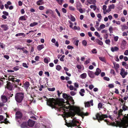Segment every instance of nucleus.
Masks as SVG:
<instances>
[{
    "label": "nucleus",
    "mask_w": 128,
    "mask_h": 128,
    "mask_svg": "<svg viewBox=\"0 0 128 128\" xmlns=\"http://www.w3.org/2000/svg\"><path fill=\"white\" fill-rule=\"evenodd\" d=\"M48 105L57 110L58 111L65 114V117L68 118L71 117L72 118L76 114L82 117L83 116L88 115V113H84L82 112L80 108L76 107L74 109V112H71L69 113H65L66 111H68L70 109V104L69 103H65L63 98H59L56 102L54 99L50 98L47 101Z\"/></svg>",
    "instance_id": "1"
},
{
    "label": "nucleus",
    "mask_w": 128,
    "mask_h": 128,
    "mask_svg": "<svg viewBox=\"0 0 128 128\" xmlns=\"http://www.w3.org/2000/svg\"><path fill=\"white\" fill-rule=\"evenodd\" d=\"M66 125L68 127L76 126L78 127L80 125L79 121L76 118H74L72 120L70 121L69 123H66Z\"/></svg>",
    "instance_id": "2"
},
{
    "label": "nucleus",
    "mask_w": 128,
    "mask_h": 128,
    "mask_svg": "<svg viewBox=\"0 0 128 128\" xmlns=\"http://www.w3.org/2000/svg\"><path fill=\"white\" fill-rule=\"evenodd\" d=\"M24 94L22 92H18L15 95V99L17 102L21 103L24 98Z\"/></svg>",
    "instance_id": "3"
},
{
    "label": "nucleus",
    "mask_w": 128,
    "mask_h": 128,
    "mask_svg": "<svg viewBox=\"0 0 128 128\" xmlns=\"http://www.w3.org/2000/svg\"><path fill=\"white\" fill-rule=\"evenodd\" d=\"M35 128H51L48 122L46 123L44 122L41 124L37 123L35 124Z\"/></svg>",
    "instance_id": "4"
},
{
    "label": "nucleus",
    "mask_w": 128,
    "mask_h": 128,
    "mask_svg": "<svg viewBox=\"0 0 128 128\" xmlns=\"http://www.w3.org/2000/svg\"><path fill=\"white\" fill-rule=\"evenodd\" d=\"M16 120L20 123V122H19L20 120H21V118L22 116V113L19 111H17L16 113Z\"/></svg>",
    "instance_id": "5"
},
{
    "label": "nucleus",
    "mask_w": 128,
    "mask_h": 128,
    "mask_svg": "<svg viewBox=\"0 0 128 128\" xmlns=\"http://www.w3.org/2000/svg\"><path fill=\"white\" fill-rule=\"evenodd\" d=\"M62 97L63 98L66 100H69L72 102H73L74 101L72 96H70V95L67 94L66 93L62 94Z\"/></svg>",
    "instance_id": "6"
},
{
    "label": "nucleus",
    "mask_w": 128,
    "mask_h": 128,
    "mask_svg": "<svg viewBox=\"0 0 128 128\" xmlns=\"http://www.w3.org/2000/svg\"><path fill=\"white\" fill-rule=\"evenodd\" d=\"M120 74L122 78H124L128 74V72L127 71H126L123 68H122L120 69Z\"/></svg>",
    "instance_id": "7"
},
{
    "label": "nucleus",
    "mask_w": 128,
    "mask_h": 128,
    "mask_svg": "<svg viewBox=\"0 0 128 128\" xmlns=\"http://www.w3.org/2000/svg\"><path fill=\"white\" fill-rule=\"evenodd\" d=\"M85 105V107L86 108H88L90 106V104L91 106H92L93 105V100H91L90 102H85L84 103Z\"/></svg>",
    "instance_id": "8"
},
{
    "label": "nucleus",
    "mask_w": 128,
    "mask_h": 128,
    "mask_svg": "<svg viewBox=\"0 0 128 128\" xmlns=\"http://www.w3.org/2000/svg\"><path fill=\"white\" fill-rule=\"evenodd\" d=\"M27 123L28 126L32 127L35 124V122L30 119L28 120Z\"/></svg>",
    "instance_id": "9"
},
{
    "label": "nucleus",
    "mask_w": 128,
    "mask_h": 128,
    "mask_svg": "<svg viewBox=\"0 0 128 128\" xmlns=\"http://www.w3.org/2000/svg\"><path fill=\"white\" fill-rule=\"evenodd\" d=\"M96 119H97L99 122H100V121L103 120V118L102 116L100 114L98 113L96 115Z\"/></svg>",
    "instance_id": "10"
},
{
    "label": "nucleus",
    "mask_w": 128,
    "mask_h": 128,
    "mask_svg": "<svg viewBox=\"0 0 128 128\" xmlns=\"http://www.w3.org/2000/svg\"><path fill=\"white\" fill-rule=\"evenodd\" d=\"M1 100L3 103H5L8 101V98L6 96L2 95L1 96Z\"/></svg>",
    "instance_id": "11"
},
{
    "label": "nucleus",
    "mask_w": 128,
    "mask_h": 128,
    "mask_svg": "<svg viewBox=\"0 0 128 128\" xmlns=\"http://www.w3.org/2000/svg\"><path fill=\"white\" fill-rule=\"evenodd\" d=\"M15 78H14L12 77V76H8V81L11 80L13 82L15 81L18 82L20 81V80L19 79H16L15 80Z\"/></svg>",
    "instance_id": "12"
},
{
    "label": "nucleus",
    "mask_w": 128,
    "mask_h": 128,
    "mask_svg": "<svg viewBox=\"0 0 128 128\" xmlns=\"http://www.w3.org/2000/svg\"><path fill=\"white\" fill-rule=\"evenodd\" d=\"M88 74L89 76L91 78H94V73L93 72L88 70Z\"/></svg>",
    "instance_id": "13"
},
{
    "label": "nucleus",
    "mask_w": 128,
    "mask_h": 128,
    "mask_svg": "<svg viewBox=\"0 0 128 128\" xmlns=\"http://www.w3.org/2000/svg\"><path fill=\"white\" fill-rule=\"evenodd\" d=\"M20 127L21 128H28L27 122H23L20 125Z\"/></svg>",
    "instance_id": "14"
},
{
    "label": "nucleus",
    "mask_w": 128,
    "mask_h": 128,
    "mask_svg": "<svg viewBox=\"0 0 128 128\" xmlns=\"http://www.w3.org/2000/svg\"><path fill=\"white\" fill-rule=\"evenodd\" d=\"M28 18V16H27L24 15L23 16H20L19 18V20L22 21H25Z\"/></svg>",
    "instance_id": "15"
},
{
    "label": "nucleus",
    "mask_w": 128,
    "mask_h": 128,
    "mask_svg": "<svg viewBox=\"0 0 128 128\" xmlns=\"http://www.w3.org/2000/svg\"><path fill=\"white\" fill-rule=\"evenodd\" d=\"M68 17L69 19L72 22H74L76 20V18L72 14H70L68 15Z\"/></svg>",
    "instance_id": "16"
},
{
    "label": "nucleus",
    "mask_w": 128,
    "mask_h": 128,
    "mask_svg": "<svg viewBox=\"0 0 128 128\" xmlns=\"http://www.w3.org/2000/svg\"><path fill=\"white\" fill-rule=\"evenodd\" d=\"M101 72V70L99 68H97L96 69V71L94 73L96 75L98 76Z\"/></svg>",
    "instance_id": "17"
},
{
    "label": "nucleus",
    "mask_w": 128,
    "mask_h": 128,
    "mask_svg": "<svg viewBox=\"0 0 128 128\" xmlns=\"http://www.w3.org/2000/svg\"><path fill=\"white\" fill-rule=\"evenodd\" d=\"M119 50V48L117 46L112 47L111 48V50L112 52H116Z\"/></svg>",
    "instance_id": "18"
},
{
    "label": "nucleus",
    "mask_w": 128,
    "mask_h": 128,
    "mask_svg": "<svg viewBox=\"0 0 128 128\" xmlns=\"http://www.w3.org/2000/svg\"><path fill=\"white\" fill-rule=\"evenodd\" d=\"M114 68L115 69L116 71L118 72V69L120 67V66L118 64H116L115 63H113Z\"/></svg>",
    "instance_id": "19"
},
{
    "label": "nucleus",
    "mask_w": 128,
    "mask_h": 128,
    "mask_svg": "<svg viewBox=\"0 0 128 128\" xmlns=\"http://www.w3.org/2000/svg\"><path fill=\"white\" fill-rule=\"evenodd\" d=\"M30 86V83L28 82H26L24 84V88L26 90L28 89Z\"/></svg>",
    "instance_id": "20"
},
{
    "label": "nucleus",
    "mask_w": 128,
    "mask_h": 128,
    "mask_svg": "<svg viewBox=\"0 0 128 128\" xmlns=\"http://www.w3.org/2000/svg\"><path fill=\"white\" fill-rule=\"evenodd\" d=\"M50 58L48 57H46L44 59V62L46 64H48L49 62L50 61Z\"/></svg>",
    "instance_id": "21"
},
{
    "label": "nucleus",
    "mask_w": 128,
    "mask_h": 128,
    "mask_svg": "<svg viewBox=\"0 0 128 128\" xmlns=\"http://www.w3.org/2000/svg\"><path fill=\"white\" fill-rule=\"evenodd\" d=\"M95 41L96 43H97L98 44L102 46L103 45V43L100 40L98 39H96L95 40Z\"/></svg>",
    "instance_id": "22"
},
{
    "label": "nucleus",
    "mask_w": 128,
    "mask_h": 128,
    "mask_svg": "<svg viewBox=\"0 0 128 128\" xmlns=\"http://www.w3.org/2000/svg\"><path fill=\"white\" fill-rule=\"evenodd\" d=\"M44 48V46L43 44L39 45L37 47V49L38 50H40Z\"/></svg>",
    "instance_id": "23"
},
{
    "label": "nucleus",
    "mask_w": 128,
    "mask_h": 128,
    "mask_svg": "<svg viewBox=\"0 0 128 128\" xmlns=\"http://www.w3.org/2000/svg\"><path fill=\"white\" fill-rule=\"evenodd\" d=\"M1 27L4 30H7L8 29V26L7 25H1Z\"/></svg>",
    "instance_id": "24"
},
{
    "label": "nucleus",
    "mask_w": 128,
    "mask_h": 128,
    "mask_svg": "<svg viewBox=\"0 0 128 128\" xmlns=\"http://www.w3.org/2000/svg\"><path fill=\"white\" fill-rule=\"evenodd\" d=\"M98 58L102 62L105 63H106V61L105 57H98Z\"/></svg>",
    "instance_id": "25"
},
{
    "label": "nucleus",
    "mask_w": 128,
    "mask_h": 128,
    "mask_svg": "<svg viewBox=\"0 0 128 128\" xmlns=\"http://www.w3.org/2000/svg\"><path fill=\"white\" fill-rule=\"evenodd\" d=\"M44 4V1L43 0H39L36 2V4L38 6Z\"/></svg>",
    "instance_id": "26"
},
{
    "label": "nucleus",
    "mask_w": 128,
    "mask_h": 128,
    "mask_svg": "<svg viewBox=\"0 0 128 128\" xmlns=\"http://www.w3.org/2000/svg\"><path fill=\"white\" fill-rule=\"evenodd\" d=\"M86 74L85 73H84L80 75V77L82 79H84L85 78H86Z\"/></svg>",
    "instance_id": "27"
},
{
    "label": "nucleus",
    "mask_w": 128,
    "mask_h": 128,
    "mask_svg": "<svg viewBox=\"0 0 128 128\" xmlns=\"http://www.w3.org/2000/svg\"><path fill=\"white\" fill-rule=\"evenodd\" d=\"M105 26L104 24H102L100 25V27L98 28V30L100 31L102 29H104L105 28Z\"/></svg>",
    "instance_id": "28"
},
{
    "label": "nucleus",
    "mask_w": 128,
    "mask_h": 128,
    "mask_svg": "<svg viewBox=\"0 0 128 128\" xmlns=\"http://www.w3.org/2000/svg\"><path fill=\"white\" fill-rule=\"evenodd\" d=\"M87 2L90 4H95V0H87Z\"/></svg>",
    "instance_id": "29"
},
{
    "label": "nucleus",
    "mask_w": 128,
    "mask_h": 128,
    "mask_svg": "<svg viewBox=\"0 0 128 128\" xmlns=\"http://www.w3.org/2000/svg\"><path fill=\"white\" fill-rule=\"evenodd\" d=\"M122 108L123 110V111H124L126 110L128 111V107L125 104L123 105L122 107Z\"/></svg>",
    "instance_id": "30"
},
{
    "label": "nucleus",
    "mask_w": 128,
    "mask_h": 128,
    "mask_svg": "<svg viewBox=\"0 0 128 128\" xmlns=\"http://www.w3.org/2000/svg\"><path fill=\"white\" fill-rule=\"evenodd\" d=\"M84 93H85V90L83 89H81L79 92V93L80 95L82 96H83L84 95Z\"/></svg>",
    "instance_id": "31"
},
{
    "label": "nucleus",
    "mask_w": 128,
    "mask_h": 128,
    "mask_svg": "<svg viewBox=\"0 0 128 128\" xmlns=\"http://www.w3.org/2000/svg\"><path fill=\"white\" fill-rule=\"evenodd\" d=\"M21 36H23L25 37L26 36V35L24 33H18L15 35V36L16 37Z\"/></svg>",
    "instance_id": "32"
},
{
    "label": "nucleus",
    "mask_w": 128,
    "mask_h": 128,
    "mask_svg": "<svg viewBox=\"0 0 128 128\" xmlns=\"http://www.w3.org/2000/svg\"><path fill=\"white\" fill-rule=\"evenodd\" d=\"M126 45V42L124 41V42H122L121 44V48L122 49H124Z\"/></svg>",
    "instance_id": "33"
},
{
    "label": "nucleus",
    "mask_w": 128,
    "mask_h": 128,
    "mask_svg": "<svg viewBox=\"0 0 128 128\" xmlns=\"http://www.w3.org/2000/svg\"><path fill=\"white\" fill-rule=\"evenodd\" d=\"M38 24V23L36 22H34L32 23H31L30 25V27H34L36 25Z\"/></svg>",
    "instance_id": "34"
},
{
    "label": "nucleus",
    "mask_w": 128,
    "mask_h": 128,
    "mask_svg": "<svg viewBox=\"0 0 128 128\" xmlns=\"http://www.w3.org/2000/svg\"><path fill=\"white\" fill-rule=\"evenodd\" d=\"M94 5H91L90 6V8L91 9L93 8V10L94 11L95 10L96 8V6L95 5V4Z\"/></svg>",
    "instance_id": "35"
},
{
    "label": "nucleus",
    "mask_w": 128,
    "mask_h": 128,
    "mask_svg": "<svg viewBox=\"0 0 128 128\" xmlns=\"http://www.w3.org/2000/svg\"><path fill=\"white\" fill-rule=\"evenodd\" d=\"M82 5L80 3L78 2L76 4V8L77 10H78L82 8Z\"/></svg>",
    "instance_id": "36"
},
{
    "label": "nucleus",
    "mask_w": 128,
    "mask_h": 128,
    "mask_svg": "<svg viewBox=\"0 0 128 128\" xmlns=\"http://www.w3.org/2000/svg\"><path fill=\"white\" fill-rule=\"evenodd\" d=\"M92 52L93 54L97 53V50L96 48H94L92 50Z\"/></svg>",
    "instance_id": "37"
},
{
    "label": "nucleus",
    "mask_w": 128,
    "mask_h": 128,
    "mask_svg": "<svg viewBox=\"0 0 128 128\" xmlns=\"http://www.w3.org/2000/svg\"><path fill=\"white\" fill-rule=\"evenodd\" d=\"M56 1L60 5L62 4V2L64 1L63 0H56Z\"/></svg>",
    "instance_id": "38"
},
{
    "label": "nucleus",
    "mask_w": 128,
    "mask_h": 128,
    "mask_svg": "<svg viewBox=\"0 0 128 128\" xmlns=\"http://www.w3.org/2000/svg\"><path fill=\"white\" fill-rule=\"evenodd\" d=\"M102 104L101 102H100L98 104V107L99 109L101 108H102Z\"/></svg>",
    "instance_id": "39"
},
{
    "label": "nucleus",
    "mask_w": 128,
    "mask_h": 128,
    "mask_svg": "<svg viewBox=\"0 0 128 128\" xmlns=\"http://www.w3.org/2000/svg\"><path fill=\"white\" fill-rule=\"evenodd\" d=\"M75 30H80V28L79 26L77 27L76 26H74L72 29Z\"/></svg>",
    "instance_id": "40"
},
{
    "label": "nucleus",
    "mask_w": 128,
    "mask_h": 128,
    "mask_svg": "<svg viewBox=\"0 0 128 128\" xmlns=\"http://www.w3.org/2000/svg\"><path fill=\"white\" fill-rule=\"evenodd\" d=\"M96 25L95 26V27L96 28L97 30L98 28V26L99 25V22L97 21H96Z\"/></svg>",
    "instance_id": "41"
},
{
    "label": "nucleus",
    "mask_w": 128,
    "mask_h": 128,
    "mask_svg": "<svg viewBox=\"0 0 128 128\" xmlns=\"http://www.w3.org/2000/svg\"><path fill=\"white\" fill-rule=\"evenodd\" d=\"M82 44L85 46H86L87 42L86 40H83L82 42Z\"/></svg>",
    "instance_id": "42"
},
{
    "label": "nucleus",
    "mask_w": 128,
    "mask_h": 128,
    "mask_svg": "<svg viewBox=\"0 0 128 128\" xmlns=\"http://www.w3.org/2000/svg\"><path fill=\"white\" fill-rule=\"evenodd\" d=\"M48 89L50 91H54L55 90V88H48Z\"/></svg>",
    "instance_id": "43"
},
{
    "label": "nucleus",
    "mask_w": 128,
    "mask_h": 128,
    "mask_svg": "<svg viewBox=\"0 0 128 128\" xmlns=\"http://www.w3.org/2000/svg\"><path fill=\"white\" fill-rule=\"evenodd\" d=\"M108 7L110 9H114V4H112L109 6Z\"/></svg>",
    "instance_id": "44"
},
{
    "label": "nucleus",
    "mask_w": 128,
    "mask_h": 128,
    "mask_svg": "<svg viewBox=\"0 0 128 128\" xmlns=\"http://www.w3.org/2000/svg\"><path fill=\"white\" fill-rule=\"evenodd\" d=\"M69 8L70 10L72 11H74L75 10V8L72 6H69Z\"/></svg>",
    "instance_id": "45"
},
{
    "label": "nucleus",
    "mask_w": 128,
    "mask_h": 128,
    "mask_svg": "<svg viewBox=\"0 0 128 128\" xmlns=\"http://www.w3.org/2000/svg\"><path fill=\"white\" fill-rule=\"evenodd\" d=\"M110 41L109 39L106 40L105 41V42L108 44H110Z\"/></svg>",
    "instance_id": "46"
},
{
    "label": "nucleus",
    "mask_w": 128,
    "mask_h": 128,
    "mask_svg": "<svg viewBox=\"0 0 128 128\" xmlns=\"http://www.w3.org/2000/svg\"><path fill=\"white\" fill-rule=\"evenodd\" d=\"M107 32H108V30H105V29H104V30H102L101 31V32L102 34L105 33V34H106L107 33H108Z\"/></svg>",
    "instance_id": "47"
},
{
    "label": "nucleus",
    "mask_w": 128,
    "mask_h": 128,
    "mask_svg": "<svg viewBox=\"0 0 128 128\" xmlns=\"http://www.w3.org/2000/svg\"><path fill=\"white\" fill-rule=\"evenodd\" d=\"M95 35L96 36H98V38H99L100 36V35L99 34V33L97 32H96L94 33Z\"/></svg>",
    "instance_id": "48"
},
{
    "label": "nucleus",
    "mask_w": 128,
    "mask_h": 128,
    "mask_svg": "<svg viewBox=\"0 0 128 128\" xmlns=\"http://www.w3.org/2000/svg\"><path fill=\"white\" fill-rule=\"evenodd\" d=\"M61 68V67L60 66L58 65L56 66V69L57 70L59 71L60 70Z\"/></svg>",
    "instance_id": "49"
},
{
    "label": "nucleus",
    "mask_w": 128,
    "mask_h": 128,
    "mask_svg": "<svg viewBox=\"0 0 128 128\" xmlns=\"http://www.w3.org/2000/svg\"><path fill=\"white\" fill-rule=\"evenodd\" d=\"M108 33L104 35V38L105 39H107L108 38Z\"/></svg>",
    "instance_id": "50"
},
{
    "label": "nucleus",
    "mask_w": 128,
    "mask_h": 128,
    "mask_svg": "<svg viewBox=\"0 0 128 128\" xmlns=\"http://www.w3.org/2000/svg\"><path fill=\"white\" fill-rule=\"evenodd\" d=\"M67 48L68 49H72L74 48L73 46L70 45H68L67 46Z\"/></svg>",
    "instance_id": "51"
},
{
    "label": "nucleus",
    "mask_w": 128,
    "mask_h": 128,
    "mask_svg": "<svg viewBox=\"0 0 128 128\" xmlns=\"http://www.w3.org/2000/svg\"><path fill=\"white\" fill-rule=\"evenodd\" d=\"M65 57V56L64 55H62L60 58V60L62 62H63L64 61V59Z\"/></svg>",
    "instance_id": "52"
},
{
    "label": "nucleus",
    "mask_w": 128,
    "mask_h": 128,
    "mask_svg": "<svg viewBox=\"0 0 128 128\" xmlns=\"http://www.w3.org/2000/svg\"><path fill=\"white\" fill-rule=\"evenodd\" d=\"M110 73L111 74H114V75H115V72L114 71V70L112 69H111L110 70Z\"/></svg>",
    "instance_id": "53"
},
{
    "label": "nucleus",
    "mask_w": 128,
    "mask_h": 128,
    "mask_svg": "<svg viewBox=\"0 0 128 128\" xmlns=\"http://www.w3.org/2000/svg\"><path fill=\"white\" fill-rule=\"evenodd\" d=\"M23 66L25 68H28V66H27L26 63H24L22 64Z\"/></svg>",
    "instance_id": "54"
},
{
    "label": "nucleus",
    "mask_w": 128,
    "mask_h": 128,
    "mask_svg": "<svg viewBox=\"0 0 128 128\" xmlns=\"http://www.w3.org/2000/svg\"><path fill=\"white\" fill-rule=\"evenodd\" d=\"M108 86L110 88H114V86L112 84H110L108 85Z\"/></svg>",
    "instance_id": "55"
},
{
    "label": "nucleus",
    "mask_w": 128,
    "mask_h": 128,
    "mask_svg": "<svg viewBox=\"0 0 128 128\" xmlns=\"http://www.w3.org/2000/svg\"><path fill=\"white\" fill-rule=\"evenodd\" d=\"M97 17L98 18L102 19V16L100 14H97Z\"/></svg>",
    "instance_id": "56"
},
{
    "label": "nucleus",
    "mask_w": 128,
    "mask_h": 128,
    "mask_svg": "<svg viewBox=\"0 0 128 128\" xmlns=\"http://www.w3.org/2000/svg\"><path fill=\"white\" fill-rule=\"evenodd\" d=\"M56 12L57 14H58L59 17H60V13L59 12L58 10L56 8L55 9Z\"/></svg>",
    "instance_id": "57"
},
{
    "label": "nucleus",
    "mask_w": 128,
    "mask_h": 128,
    "mask_svg": "<svg viewBox=\"0 0 128 128\" xmlns=\"http://www.w3.org/2000/svg\"><path fill=\"white\" fill-rule=\"evenodd\" d=\"M90 59H89L88 60H86L84 63V64L86 65L90 63Z\"/></svg>",
    "instance_id": "58"
},
{
    "label": "nucleus",
    "mask_w": 128,
    "mask_h": 128,
    "mask_svg": "<svg viewBox=\"0 0 128 128\" xmlns=\"http://www.w3.org/2000/svg\"><path fill=\"white\" fill-rule=\"evenodd\" d=\"M118 36H114V40L115 42H116L118 41Z\"/></svg>",
    "instance_id": "59"
},
{
    "label": "nucleus",
    "mask_w": 128,
    "mask_h": 128,
    "mask_svg": "<svg viewBox=\"0 0 128 128\" xmlns=\"http://www.w3.org/2000/svg\"><path fill=\"white\" fill-rule=\"evenodd\" d=\"M38 8L40 10H42L44 9V8L42 6H39Z\"/></svg>",
    "instance_id": "60"
},
{
    "label": "nucleus",
    "mask_w": 128,
    "mask_h": 128,
    "mask_svg": "<svg viewBox=\"0 0 128 128\" xmlns=\"http://www.w3.org/2000/svg\"><path fill=\"white\" fill-rule=\"evenodd\" d=\"M112 27H110L109 28V30L110 33L112 34Z\"/></svg>",
    "instance_id": "61"
},
{
    "label": "nucleus",
    "mask_w": 128,
    "mask_h": 128,
    "mask_svg": "<svg viewBox=\"0 0 128 128\" xmlns=\"http://www.w3.org/2000/svg\"><path fill=\"white\" fill-rule=\"evenodd\" d=\"M104 79L105 80H106L107 81H109L110 80V78H109L107 77H104Z\"/></svg>",
    "instance_id": "62"
},
{
    "label": "nucleus",
    "mask_w": 128,
    "mask_h": 128,
    "mask_svg": "<svg viewBox=\"0 0 128 128\" xmlns=\"http://www.w3.org/2000/svg\"><path fill=\"white\" fill-rule=\"evenodd\" d=\"M124 55L126 56H128V50H127L124 51Z\"/></svg>",
    "instance_id": "63"
},
{
    "label": "nucleus",
    "mask_w": 128,
    "mask_h": 128,
    "mask_svg": "<svg viewBox=\"0 0 128 128\" xmlns=\"http://www.w3.org/2000/svg\"><path fill=\"white\" fill-rule=\"evenodd\" d=\"M76 67L79 69H81L82 68V67L81 65H78L76 66Z\"/></svg>",
    "instance_id": "64"
}]
</instances>
